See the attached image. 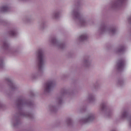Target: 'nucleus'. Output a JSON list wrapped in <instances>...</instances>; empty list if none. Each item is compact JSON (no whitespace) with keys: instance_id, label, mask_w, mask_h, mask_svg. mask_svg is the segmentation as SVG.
Segmentation results:
<instances>
[{"instance_id":"nucleus-1","label":"nucleus","mask_w":131,"mask_h":131,"mask_svg":"<svg viewBox=\"0 0 131 131\" xmlns=\"http://www.w3.org/2000/svg\"><path fill=\"white\" fill-rule=\"evenodd\" d=\"M38 59L39 61L38 68L39 69H41V67L43 65V53L41 49L39 50L38 51Z\"/></svg>"},{"instance_id":"nucleus-2","label":"nucleus","mask_w":131,"mask_h":131,"mask_svg":"<svg viewBox=\"0 0 131 131\" xmlns=\"http://www.w3.org/2000/svg\"><path fill=\"white\" fill-rule=\"evenodd\" d=\"M123 68H124V61L123 60H119L117 64V69L119 71H121L123 70Z\"/></svg>"},{"instance_id":"nucleus-3","label":"nucleus","mask_w":131,"mask_h":131,"mask_svg":"<svg viewBox=\"0 0 131 131\" xmlns=\"http://www.w3.org/2000/svg\"><path fill=\"white\" fill-rule=\"evenodd\" d=\"M54 86V82L53 81H49L47 83H46L45 85V91L46 92H49L52 90V88Z\"/></svg>"},{"instance_id":"nucleus-4","label":"nucleus","mask_w":131,"mask_h":131,"mask_svg":"<svg viewBox=\"0 0 131 131\" xmlns=\"http://www.w3.org/2000/svg\"><path fill=\"white\" fill-rule=\"evenodd\" d=\"M126 2V0H116L115 3V8L117 9V7H120V6H122L124 3Z\"/></svg>"},{"instance_id":"nucleus-5","label":"nucleus","mask_w":131,"mask_h":131,"mask_svg":"<svg viewBox=\"0 0 131 131\" xmlns=\"http://www.w3.org/2000/svg\"><path fill=\"white\" fill-rule=\"evenodd\" d=\"M94 119V116L90 115L87 119H85V122H90V121H92Z\"/></svg>"},{"instance_id":"nucleus-6","label":"nucleus","mask_w":131,"mask_h":131,"mask_svg":"<svg viewBox=\"0 0 131 131\" xmlns=\"http://www.w3.org/2000/svg\"><path fill=\"white\" fill-rule=\"evenodd\" d=\"M86 38H87V36L86 34L82 35L80 36V40H85Z\"/></svg>"},{"instance_id":"nucleus-7","label":"nucleus","mask_w":131,"mask_h":131,"mask_svg":"<svg viewBox=\"0 0 131 131\" xmlns=\"http://www.w3.org/2000/svg\"><path fill=\"white\" fill-rule=\"evenodd\" d=\"M124 51H125V47H121V48H119L118 52L119 53H123Z\"/></svg>"},{"instance_id":"nucleus-8","label":"nucleus","mask_w":131,"mask_h":131,"mask_svg":"<svg viewBox=\"0 0 131 131\" xmlns=\"http://www.w3.org/2000/svg\"><path fill=\"white\" fill-rule=\"evenodd\" d=\"M9 8H8V7L7 6L2 7V11H3L4 12H7Z\"/></svg>"},{"instance_id":"nucleus-9","label":"nucleus","mask_w":131,"mask_h":131,"mask_svg":"<svg viewBox=\"0 0 131 131\" xmlns=\"http://www.w3.org/2000/svg\"><path fill=\"white\" fill-rule=\"evenodd\" d=\"M101 109L102 110H105V109H106V104L105 103H102L101 105Z\"/></svg>"},{"instance_id":"nucleus-10","label":"nucleus","mask_w":131,"mask_h":131,"mask_svg":"<svg viewBox=\"0 0 131 131\" xmlns=\"http://www.w3.org/2000/svg\"><path fill=\"white\" fill-rule=\"evenodd\" d=\"M10 34H11V35H12V36H15V35H16V32H15L14 31H12L10 32Z\"/></svg>"},{"instance_id":"nucleus-11","label":"nucleus","mask_w":131,"mask_h":131,"mask_svg":"<svg viewBox=\"0 0 131 131\" xmlns=\"http://www.w3.org/2000/svg\"><path fill=\"white\" fill-rule=\"evenodd\" d=\"M75 16L76 18H78V17H79V13H78V12H75Z\"/></svg>"},{"instance_id":"nucleus-12","label":"nucleus","mask_w":131,"mask_h":131,"mask_svg":"<svg viewBox=\"0 0 131 131\" xmlns=\"http://www.w3.org/2000/svg\"><path fill=\"white\" fill-rule=\"evenodd\" d=\"M127 116V112H125L123 114V117H126Z\"/></svg>"},{"instance_id":"nucleus-13","label":"nucleus","mask_w":131,"mask_h":131,"mask_svg":"<svg viewBox=\"0 0 131 131\" xmlns=\"http://www.w3.org/2000/svg\"><path fill=\"white\" fill-rule=\"evenodd\" d=\"M56 39H53L52 40V42H53V43H55V42H56Z\"/></svg>"}]
</instances>
